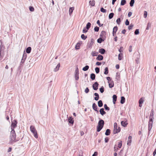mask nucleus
Here are the masks:
<instances>
[{
    "label": "nucleus",
    "mask_w": 156,
    "mask_h": 156,
    "mask_svg": "<svg viewBox=\"0 0 156 156\" xmlns=\"http://www.w3.org/2000/svg\"><path fill=\"white\" fill-rule=\"evenodd\" d=\"M16 134L14 130H12L10 135V142L11 143L16 142Z\"/></svg>",
    "instance_id": "nucleus-1"
},
{
    "label": "nucleus",
    "mask_w": 156,
    "mask_h": 156,
    "mask_svg": "<svg viewBox=\"0 0 156 156\" xmlns=\"http://www.w3.org/2000/svg\"><path fill=\"white\" fill-rule=\"evenodd\" d=\"M104 124V121L101 119L99 121L98 125L97 126V131L99 132L100 131L101 129L103 128Z\"/></svg>",
    "instance_id": "nucleus-2"
},
{
    "label": "nucleus",
    "mask_w": 156,
    "mask_h": 156,
    "mask_svg": "<svg viewBox=\"0 0 156 156\" xmlns=\"http://www.w3.org/2000/svg\"><path fill=\"white\" fill-rule=\"evenodd\" d=\"M30 130L31 131L33 134L34 136L35 137V138H37L38 135L37 132L34 126H31L30 127Z\"/></svg>",
    "instance_id": "nucleus-3"
},
{
    "label": "nucleus",
    "mask_w": 156,
    "mask_h": 156,
    "mask_svg": "<svg viewBox=\"0 0 156 156\" xmlns=\"http://www.w3.org/2000/svg\"><path fill=\"white\" fill-rule=\"evenodd\" d=\"M17 123V121L16 120H14L12 122L11 126L12 130H14V129L16 126Z\"/></svg>",
    "instance_id": "nucleus-4"
},
{
    "label": "nucleus",
    "mask_w": 156,
    "mask_h": 156,
    "mask_svg": "<svg viewBox=\"0 0 156 156\" xmlns=\"http://www.w3.org/2000/svg\"><path fill=\"white\" fill-rule=\"evenodd\" d=\"M153 120H149L148 123V134H150V131L151 130L152 126Z\"/></svg>",
    "instance_id": "nucleus-5"
},
{
    "label": "nucleus",
    "mask_w": 156,
    "mask_h": 156,
    "mask_svg": "<svg viewBox=\"0 0 156 156\" xmlns=\"http://www.w3.org/2000/svg\"><path fill=\"white\" fill-rule=\"evenodd\" d=\"M27 58V54L26 53H24L23 54V57L20 62V64H23L24 63Z\"/></svg>",
    "instance_id": "nucleus-6"
},
{
    "label": "nucleus",
    "mask_w": 156,
    "mask_h": 156,
    "mask_svg": "<svg viewBox=\"0 0 156 156\" xmlns=\"http://www.w3.org/2000/svg\"><path fill=\"white\" fill-rule=\"evenodd\" d=\"M92 40V39H91V40L90 41V42L88 43V44L87 45V48H92V46L93 45V40Z\"/></svg>",
    "instance_id": "nucleus-7"
},
{
    "label": "nucleus",
    "mask_w": 156,
    "mask_h": 156,
    "mask_svg": "<svg viewBox=\"0 0 156 156\" xmlns=\"http://www.w3.org/2000/svg\"><path fill=\"white\" fill-rule=\"evenodd\" d=\"M154 110L153 109H152L151 112V113L150 115V120H153L154 119Z\"/></svg>",
    "instance_id": "nucleus-8"
},
{
    "label": "nucleus",
    "mask_w": 156,
    "mask_h": 156,
    "mask_svg": "<svg viewBox=\"0 0 156 156\" xmlns=\"http://www.w3.org/2000/svg\"><path fill=\"white\" fill-rule=\"evenodd\" d=\"M98 84L97 82H95L93 85V88L94 90H96L98 89Z\"/></svg>",
    "instance_id": "nucleus-9"
},
{
    "label": "nucleus",
    "mask_w": 156,
    "mask_h": 156,
    "mask_svg": "<svg viewBox=\"0 0 156 156\" xmlns=\"http://www.w3.org/2000/svg\"><path fill=\"white\" fill-rule=\"evenodd\" d=\"M132 137L131 136H129L128 137V139L127 141V144L130 146L131 145L132 142Z\"/></svg>",
    "instance_id": "nucleus-10"
},
{
    "label": "nucleus",
    "mask_w": 156,
    "mask_h": 156,
    "mask_svg": "<svg viewBox=\"0 0 156 156\" xmlns=\"http://www.w3.org/2000/svg\"><path fill=\"white\" fill-rule=\"evenodd\" d=\"M106 32L104 31H102L101 32L100 36L102 38H104L106 37Z\"/></svg>",
    "instance_id": "nucleus-11"
},
{
    "label": "nucleus",
    "mask_w": 156,
    "mask_h": 156,
    "mask_svg": "<svg viewBox=\"0 0 156 156\" xmlns=\"http://www.w3.org/2000/svg\"><path fill=\"white\" fill-rule=\"evenodd\" d=\"M108 83L109 84V86L110 88H112L114 86V83L112 80V81L108 82Z\"/></svg>",
    "instance_id": "nucleus-12"
},
{
    "label": "nucleus",
    "mask_w": 156,
    "mask_h": 156,
    "mask_svg": "<svg viewBox=\"0 0 156 156\" xmlns=\"http://www.w3.org/2000/svg\"><path fill=\"white\" fill-rule=\"evenodd\" d=\"M60 66V64L59 63L58 64L57 66L55 67L54 69V71L55 72H56L58 71L59 70V68Z\"/></svg>",
    "instance_id": "nucleus-13"
},
{
    "label": "nucleus",
    "mask_w": 156,
    "mask_h": 156,
    "mask_svg": "<svg viewBox=\"0 0 156 156\" xmlns=\"http://www.w3.org/2000/svg\"><path fill=\"white\" fill-rule=\"evenodd\" d=\"M144 100L143 98H140L139 100V106L140 107H141L142 106V104L143 103Z\"/></svg>",
    "instance_id": "nucleus-14"
},
{
    "label": "nucleus",
    "mask_w": 156,
    "mask_h": 156,
    "mask_svg": "<svg viewBox=\"0 0 156 156\" xmlns=\"http://www.w3.org/2000/svg\"><path fill=\"white\" fill-rule=\"evenodd\" d=\"M81 43L78 42L76 44L75 47V49L76 50H78L80 49Z\"/></svg>",
    "instance_id": "nucleus-15"
},
{
    "label": "nucleus",
    "mask_w": 156,
    "mask_h": 156,
    "mask_svg": "<svg viewBox=\"0 0 156 156\" xmlns=\"http://www.w3.org/2000/svg\"><path fill=\"white\" fill-rule=\"evenodd\" d=\"M120 128L119 127L117 128V129H114L113 133L114 134L117 133H118L120 131Z\"/></svg>",
    "instance_id": "nucleus-16"
},
{
    "label": "nucleus",
    "mask_w": 156,
    "mask_h": 156,
    "mask_svg": "<svg viewBox=\"0 0 156 156\" xmlns=\"http://www.w3.org/2000/svg\"><path fill=\"white\" fill-rule=\"evenodd\" d=\"M100 112L101 115H104L106 114V112L104 111L103 108L100 109Z\"/></svg>",
    "instance_id": "nucleus-17"
},
{
    "label": "nucleus",
    "mask_w": 156,
    "mask_h": 156,
    "mask_svg": "<svg viewBox=\"0 0 156 156\" xmlns=\"http://www.w3.org/2000/svg\"><path fill=\"white\" fill-rule=\"evenodd\" d=\"M103 58V56L100 55H98V57L96 58V59L100 61L102 60Z\"/></svg>",
    "instance_id": "nucleus-18"
},
{
    "label": "nucleus",
    "mask_w": 156,
    "mask_h": 156,
    "mask_svg": "<svg viewBox=\"0 0 156 156\" xmlns=\"http://www.w3.org/2000/svg\"><path fill=\"white\" fill-rule=\"evenodd\" d=\"M105 50L103 48H101L99 49V52L101 54H103L105 53Z\"/></svg>",
    "instance_id": "nucleus-19"
},
{
    "label": "nucleus",
    "mask_w": 156,
    "mask_h": 156,
    "mask_svg": "<svg viewBox=\"0 0 156 156\" xmlns=\"http://www.w3.org/2000/svg\"><path fill=\"white\" fill-rule=\"evenodd\" d=\"M136 58V59L135 60V61H136V62L138 64L139 62V59H140V54H137Z\"/></svg>",
    "instance_id": "nucleus-20"
},
{
    "label": "nucleus",
    "mask_w": 156,
    "mask_h": 156,
    "mask_svg": "<svg viewBox=\"0 0 156 156\" xmlns=\"http://www.w3.org/2000/svg\"><path fill=\"white\" fill-rule=\"evenodd\" d=\"M89 4L90 5H91L92 6H93L95 5V1L94 0H92V1H90L89 2Z\"/></svg>",
    "instance_id": "nucleus-21"
},
{
    "label": "nucleus",
    "mask_w": 156,
    "mask_h": 156,
    "mask_svg": "<svg viewBox=\"0 0 156 156\" xmlns=\"http://www.w3.org/2000/svg\"><path fill=\"white\" fill-rule=\"evenodd\" d=\"M68 121L69 123L73 124V123L74 121L73 120V118L70 117L68 119Z\"/></svg>",
    "instance_id": "nucleus-22"
},
{
    "label": "nucleus",
    "mask_w": 156,
    "mask_h": 156,
    "mask_svg": "<svg viewBox=\"0 0 156 156\" xmlns=\"http://www.w3.org/2000/svg\"><path fill=\"white\" fill-rule=\"evenodd\" d=\"M122 125L123 126L125 127L126 126L128 123L126 121H122L121 122Z\"/></svg>",
    "instance_id": "nucleus-23"
},
{
    "label": "nucleus",
    "mask_w": 156,
    "mask_h": 156,
    "mask_svg": "<svg viewBox=\"0 0 156 156\" xmlns=\"http://www.w3.org/2000/svg\"><path fill=\"white\" fill-rule=\"evenodd\" d=\"M98 52H96V51H93L91 53V55L93 56H96L98 54Z\"/></svg>",
    "instance_id": "nucleus-24"
},
{
    "label": "nucleus",
    "mask_w": 156,
    "mask_h": 156,
    "mask_svg": "<svg viewBox=\"0 0 156 156\" xmlns=\"http://www.w3.org/2000/svg\"><path fill=\"white\" fill-rule=\"evenodd\" d=\"M92 107L94 110L98 111L97 110V106L95 103H93V104Z\"/></svg>",
    "instance_id": "nucleus-25"
},
{
    "label": "nucleus",
    "mask_w": 156,
    "mask_h": 156,
    "mask_svg": "<svg viewBox=\"0 0 156 156\" xmlns=\"http://www.w3.org/2000/svg\"><path fill=\"white\" fill-rule=\"evenodd\" d=\"M110 130L109 129H108L106 130L105 133V135L106 136H108L110 135Z\"/></svg>",
    "instance_id": "nucleus-26"
},
{
    "label": "nucleus",
    "mask_w": 156,
    "mask_h": 156,
    "mask_svg": "<svg viewBox=\"0 0 156 156\" xmlns=\"http://www.w3.org/2000/svg\"><path fill=\"white\" fill-rule=\"evenodd\" d=\"M31 48L30 47H28L27 48L26 50V51L27 53H30L31 51Z\"/></svg>",
    "instance_id": "nucleus-27"
},
{
    "label": "nucleus",
    "mask_w": 156,
    "mask_h": 156,
    "mask_svg": "<svg viewBox=\"0 0 156 156\" xmlns=\"http://www.w3.org/2000/svg\"><path fill=\"white\" fill-rule=\"evenodd\" d=\"M98 106L99 107H101L103 106V103L101 100L99 101L98 102Z\"/></svg>",
    "instance_id": "nucleus-28"
},
{
    "label": "nucleus",
    "mask_w": 156,
    "mask_h": 156,
    "mask_svg": "<svg viewBox=\"0 0 156 156\" xmlns=\"http://www.w3.org/2000/svg\"><path fill=\"white\" fill-rule=\"evenodd\" d=\"M89 68V66H86L83 68L82 70L84 71H86Z\"/></svg>",
    "instance_id": "nucleus-29"
},
{
    "label": "nucleus",
    "mask_w": 156,
    "mask_h": 156,
    "mask_svg": "<svg viewBox=\"0 0 156 156\" xmlns=\"http://www.w3.org/2000/svg\"><path fill=\"white\" fill-rule=\"evenodd\" d=\"M104 38H103L102 37L98 39L97 41L98 43H101L103 41H104Z\"/></svg>",
    "instance_id": "nucleus-30"
},
{
    "label": "nucleus",
    "mask_w": 156,
    "mask_h": 156,
    "mask_svg": "<svg viewBox=\"0 0 156 156\" xmlns=\"http://www.w3.org/2000/svg\"><path fill=\"white\" fill-rule=\"evenodd\" d=\"M74 9V8L73 7H70L69 9V15H71L72 12H73V10Z\"/></svg>",
    "instance_id": "nucleus-31"
},
{
    "label": "nucleus",
    "mask_w": 156,
    "mask_h": 156,
    "mask_svg": "<svg viewBox=\"0 0 156 156\" xmlns=\"http://www.w3.org/2000/svg\"><path fill=\"white\" fill-rule=\"evenodd\" d=\"M108 73V67H106L105 69V72L104 73L105 74H107Z\"/></svg>",
    "instance_id": "nucleus-32"
},
{
    "label": "nucleus",
    "mask_w": 156,
    "mask_h": 156,
    "mask_svg": "<svg viewBox=\"0 0 156 156\" xmlns=\"http://www.w3.org/2000/svg\"><path fill=\"white\" fill-rule=\"evenodd\" d=\"M126 3V0H122L121 1L120 5H124Z\"/></svg>",
    "instance_id": "nucleus-33"
},
{
    "label": "nucleus",
    "mask_w": 156,
    "mask_h": 156,
    "mask_svg": "<svg viewBox=\"0 0 156 156\" xmlns=\"http://www.w3.org/2000/svg\"><path fill=\"white\" fill-rule=\"evenodd\" d=\"M90 78L92 80H94L95 79V75L94 73H92L90 75Z\"/></svg>",
    "instance_id": "nucleus-34"
},
{
    "label": "nucleus",
    "mask_w": 156,
    "mask_h": 156,
    "mask_svg": "<svg viewBox=\"0 0 156 156\" xmlns=\"http://www.w3.org/2000/svg\"><path fill=\"white\" fill-rule=\"evenodd\" d=\"M91 24L90 23L88 22L87 23L86 25V28L87 30H88L90 28Z\"/></svg>",
    "instance_id": "nucleus-35"
},
{
    "label": "nucleus",
    "mask_w": 156,
    "mask_h": 156,
    "mask_svg": "<svg viewBox=\"0 0 156 156\" xmlns=\"http://www.w3.org/2000/svg\"><path fill=\"white\" fill-rule=\"evenodd\" d=\"M134 2H135L134 0H131L130 1L129 4H130V6L131 7H132L133 6V4L134 3Z\"/></svg>",
    "instance_id": "nucleus-36"
},
{
    "label": "nucleus",
    "mask_w": 156,
    "mask_h": 156,
    "mask_svg": "<svg viewBox=\"0 0 156 156\" xmlns=\"http://www.w3.org/2000/svg\"><path fill=\"white\" fill-rule=\"evenodd\" d=\"M122 54L120 53L118 55V59L119 60H121L122 59Z\"/></svg>",
    "instance_id": "nucleus-37"
},
{
    "label": "nucleus",
    "mask_w": 156,
    "mask_h": 156,
    "mask_svg": "<svg viewBox=\"0 0 156 156\" xmlns=\"http://www.w3.org/2000/svg\"><path fill=\"white\" fill-rule=\"evenodd\" d=\"M116 79L117 80H119L120 79V75L119 73H116Z\"/></svg>",
    "instance_id": "nucleus-38"
},
{
    "label": "nucleus",
    "mask_w": 156,
    "mask_h": 156,
    "mask_svg": "<svg viewBox=\"0 0 156 156\" xmlns=\"http://www.w3.org/2000/svg\"><path fill=\"white\" fill-rule=\"evenodd\" d=\"M114 15V14L113 13H110L109 15V19H111L112 18L113 16Z\"/></svg>",
    "instance_id": "nucleus-39"
},
{
    "label": "nucleus",
    "mask_w": 156,
    "mask_h": 156,
    "mask_svg": "<svg viewBox=\"0 0 156 156\" xmlns=\"http://www.w3.org/2000/svg\"><path fill=\"white\" fill-rule=\"evenodd\" d=\"M104 107L105 110L109 111L110 110L109 108L108 107L106 104H105L104 105Z\"/></svg>",
    "instance_id": "nucleus-40"
},
{
    "label": "nucleus",
    "mask_w": 156,
    "mask_h": 156,
    "mask_svg": "<svg viewBox=\"0 0 156 156\" xmlns=\"http://www.w3.org/2000/svg\"><path fill=\"white\" fill-rule=\"evenodd\" d=\"M118 30V27L117 26L115 27L113 29V32H116Z\"/></svg>",
    "instance_id": "nucleus-41"
},
{
    "label": "nucleus",
    "mask_w": 156,
    "mask_h": 156,
    "mask_svg": "<svg viewBox=\"0 0 156 156\" xmlns=\"http://www.w3.org/2000/svg\"><path fill=\"white\" fill-rule=\"evenodd\" d=\"M87 37L85 36L83 34H82L81 35V38L83 40H85Z\"/></svg>",
    "instance_id": "nucleus-42"
},
{
    "label": "nucleus",
    "mask_w": 156,
    "mask_h": 156,
    "mask_svg": "<svg viewBox=\"0 0 156 156\" xmlns=\"http://www.w3.org/2000/svg\"><path fill=\"white\" fill-rule=\"evenodd\" d=\"M147 13L146 11H144V18H146L147 16Z\"/></svg>",
    "instance_id": "nucleus-43"
},
{
    "label": "nucleus",
    "mask_w": 156,
    "mask_h": 156,
    "mask_svg": "<svg viewBox=\"0 0 156 156\" xmlns=\"http://www.w3.org/2000/svg\"><path fill=\"white\" fill-rule=\"evenodd\" d=\"M117 124L116 122L114 123V129H117Z\"/></svg>",
    "instance_id": "nucleus-44"
},
{
    "label": "nucleus",
    "mask_w": 156,
    "mask_h": 156,
    "mask_svg": "<svg viewBox=\"0 0 156 156\" xmlns=\"http://www.w3.org/2000/svg\"><path fill=\"white\" fill-rule=\"evenodd\" d=\"M121 101H120V103L122 104H123V103H124L125 102V98H121Z\"/></svg>",
    "instance_id": "nucleus-45"
},
{
    "label": "nucleus",
    "mask_w": 156,
    "mask_h": 156,
    "mask_svg": "<svg viewBox=\"0 0 156 156\" xmlns=\"http://www.w3.org/2000/svg\"><path fill=\"white\" fill-rule=\"evenodd\" d=\"M95 70L97 73H99L100 71V69L98 67H96L95 68Z\"/></svg>",
    "instance_id": "nucleus-46"
},
{
    "label": "nucleus",
    "mask_w": 156,
    "mask_h": 156,
    "mask_svg": "<svg viewBox=\"0 0 156 156\" xmlns=\"http://www.w3.org/2000/svg\"><path fill=\"white\" fill-rule=\"evenodd\" d=\"M101 12H104V13H105L106 12V10L104 9L103 8H101Z\"/></svg>",
    "instance_id": "nucleus-47"
},
{
    "label": "nucleus",
    "mask_w": 156,
    "mask_h": 156,
    "mask_svg": "<svg viewBox=\"0 0 156 156\" xmlns=\"http://www.w3.org/2000/svg\"><path fill=\"white\" fill-rule=\"evenodd\" d=\"M135 34L137 35L139 34V29H136L134 32Z\"/></svg>",
    "instance_id": "nucleus-48"
},
{
    "label": "nucleus",
    "mask_w": 156,
    "mask_h": 156,
    "mask_svg": "<svg viewBox=\"0 0 156 156\" xmlns=\"http://www.w3.org/2000/svg\"><path fill=\"white\" fill-rule=\"evenodd\" d=\"M100 91L101 93H102L104 91V88L103 87H101L100 89Z\"/></svg>",
    "instance_id": "nucleus-49"
},
{
    "label": "nucleus",
    "mask_w": 156,
    "mask_h": 156,
    "mask_svg": "<svg viewBox=\"0 0 156 156\" xmlns=\"http://www.w3.org/2000/svg\"><path fill=\"white\" fill-rule=\"evenodd\" d=\"M99 28L98 27H94V30L95 31L98 32L99 30Z\"/></svg>",
    "instance_id": "nucleus-50"
},
{
    "label": "nucleus",
    "mask_w": 156,
    "mask_h": 156,
    "mask_svg": "<svg viewBox=\"0 0 156 156\" xmlns=\"http://www.w3.org/2000/svg\"><path fill=\"white\" fill-rule=\"evenodd\" d=\"M122 145V141H120V142L118 144V147L119 148H120L121 147Z\"/></svg>",
    "instance_id": "nucleus-51"
},
{
    "label": "nucleus",
    "mask_w": 156,
    "mask_h": 156,
    "mask_svg": "<svg viewBox=\"0 0 156 156\" xmlns=\"http://www.w3.org/2000/svg\"><path fill=\"white\" fill-rule=\"evenodd\" d=\"M120 18H118L116 20L117 23L118 24H120Z\"/></svg>",
    "instance_id": "nucleus-52"
},
{
    "label": "nucleus",
    "mask_w": 156,
    "mask_h": 156,
    "mask_svg": "<svg viewBox=\"0 0 156 156\" xmlns=\"http://www.w3.org/2000/svg\"><path fill=\"white\" fill-rule=\"evenodd\" d=\"M133 25L131 24L130 26L128 27V29L129 30L132 29L133 27Z\"/></svg>",
    "instance_id": "nucleus-53"
},
{
    "label": "nucleus",
    "mask_w": 156,
    "mask_h": 156,
    "mask_svg": "<svg viewBox=\"0 0 156 156\" xmlns=\"http://www.w3.org/2000/svg\"><path fill=\"white\" fill-rule=\"evenodd\" d=\"M29 9H30V10L31 12H33L34 11V8L32 6L29 7Z\"/></svg>",
    "instance_id": "nucleus-54"
},
{
    "label": "nucleus",
    "mask_w": 156,
    "mask_h": 156,
    "mask_svg": "<svg viewBox=\"0 0 156 156\" xmlns=\"http://www.w3.org/2000/svg\"><path fill=\"white\" fill-rule=\"evenodd\" d=\"M151 27V24L149 23H148L147 27L146 28V30H148L149 29V28H150Z\"/></svg>",
    "instance_id": "nucleus-55"
},
{
    "label": "nucleus",
    "mask_w": 156,
    "mask_h": 156,
    "mask_svg": "<svg viewBox=\"0 0 156 156\" xmlns=\"http://www.w3.org/2000/svg\"><path fill=\"white\" fill-rule=\"evenodd\" d=\"M97 23L98 24V25L100 26V27H101L102 26V25H103V24H101L100 23V21L99 20H98L97 21Z\"/></svg>",
    "instance_id": "nucleus-56"
},
{
    "label": "nucleus",
    "mask_w": 156,
    "mask_h": 156,
    "mask_svg": "<svg viewBox=\"0 0 156 156\" xmlns=\"http://www.w3.org/2000/svg\"><path fill=\"white\" fill-rule=\"evenodd\" d=\"M75 78L76 80H78L79 79V75H78L75 74Z\"/></svg>",
    "instance_id": "nucleus-57"
},
{
    "label": "nucleus",
    "mask_w": 156,
    "mask_h": 156,
    "mask_svg": "<svg viewBox=\"0 0 156 156\" xmlns=\"http://www.w3.org/2000/svg\"><path fill=\"white\" fill-rule=\"evenodd\" d=\"M125 24L126 25H128L129 24V21L127 19L126 20L125 22Z\"/></svg>",
    "instance_id": "nucleus-58"
},
{
    "label": "nucleus",
    "mask_w": 156,
    "mask_h": 156,
    "mask_svg": "<svg viewBox=\"0 0 156 156\" xmlns=\"http://www.w3.org/2000/svg\"><path fill=\"white\" fill-rule=\"evenodd\" d=\"M117 98H113V102L114 104H115Z\"/></svg>",
    "instance_id": "nucleus-59"
},
{
    "label": "nucleus",
    "mask_w": 156,
    "mask_h": 156,
    "mask_svg": "<svg viewBox=\"0 0 156 156\" xmlns=\"http://www.w3.org/2000/svg\"><path fill=\"white\" fill-rule=\"evenodd\" d=\"M129 52H131L132 51V46H130L129 48Z\"/></svg>",
    "instance_id": "nucleus-60"
},
{
    "label": "nucleus",
    "mask_w": 156,
    "mask_h": 156,
    "mask_svg": "<svg viewBox=\"0 0 156 156\" xmlns=\"http://www.w3.org/2000/svg\"><path fill=\"white\" fill-rule=\"evenodd\" d=\"M106 79L107 80H108V82H109V81L112 80L111 78L110 77H106Z\"/></svg>",
    "instance_id": "nucleus-61"
},
{
    "label": "nucleus",
    "mask_w": 156,
    "mask_h": 156,
    "mask_svg": "<svg viewBox=\"0 0 156 156\" xmlns=\"http://www.w3.org/2000/svg\"><path fill=\"white\" fill-rule=\"evenodd\" d=\"M87 29H86L85 28H84L83 30V33H85L87 32Z\"/></svg>",
    "instance_id": "nucleus-62"
},
{
    "label": "nucleus",
    "mask_w": 156,
    "mask_h": 156,
    "mask_svg": "<svg viewBox=\"0 0 156 156\" xmlns=\"http://www.w3.org/2000/svg\"><path fill=\"white\" fill-rule=\"evenodd\" d=\"M89 91V89L87 87L85 90V92L86 93H88Z\"/></svg>",
    "instance_id": "nucleus-63"
},
{
    "label": "nucleus",
    "mask_w": 156,
    "mask_h": 156,
    "mask_svg": "<svg viewBox=\"0 0 156 156\" xmlns=\"http://www.w3.org/2000/svg\"><path fill=\"white\" fill-rule=\"evenodd\" d=\"M98 155V153L97 152H95L93 154L92 156H97Z\"/></svg>",
    "instance_id": "nucleus-64"
}]
</instances>
